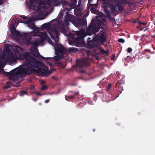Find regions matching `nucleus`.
Masks as SVG:
<instances>
[{
    "label": "nucleus",
    "instance_id": "nucleus-1",
    "mask_svg": "<svg viewBox=\"0 0 155 155\" xmlns=\"http://www.w3.org/2000/svg\"><path fill=\"white\" fill-rule=\"evenodd\" d=\"M23 56L25 59V65L26 67L21 68L18 70L14 69L9 72H7L6 75L9 77L17 74H31L33 73L41 75L43 77L47 76L52 73L51 71L48 70V67L45 68H40L41 62L30 56L27 53H25Z\"/></svg>",
    "mask_w": 155,
    "mask_h": 155
},
{
    "label": "nucleus",
    "instance_id": "nucleus-2",
    "mask_svg": "<svg viewBox=\"0 0 155 155\" xmlns=\"http://www.w3.org/2000/svg\"><path fill=\"white\" fill-rule=\"evenodd\" d=\"M54 3L55 6L60 5L61 0H47L39 1L38 0H30L27 3V5L30 9H33L38 12V15L42 16L47 10L51 6V3Z\"/></svg>",
    "mask_w": 155,
    "mask_h": 155
},
{
    "label": "nucleus",
    "instance_id": "nucleus-3",
    "mask_svg": "<svg viewBox=\"0 0 155 155\" xmlns=\"http://www.w3.org/2000/svg\"><path fill=\"white\" fill-rule=\"evenodd\" d=\"M86 35L85 31L82 30L75 31L74 34L69 33L68 36L71 38V40H69V44L72 45H83L85 43L84 38Z\"/></svg>",
    "mask_w": 155,
    "mask_h": 155
},
{
    "label": "nucleus",
    "instance_id": "nucleus-4",
    "mask_svg": "<svg viewBox=\"0 0 155 155\" xmlns=\"http://www.w3.org/2000/svg\"><path fill=\"white\" fill-rule=\"evenodd\" d=\"M107 36V34L104 32H102L98 35H95L92 41H88L87 46L91 48L97 46L98 44L100 43L106 42Z\"/></svg>",
    "mask_w": 155,
    "mask_h": 155
},
{
    "label": "nucleus",
    "instance_id": "nucleus-5",
    "mask_svg": "<svg viewBox=\"0 0 155 155\" xmlns=\"http://www.w3.org/2000/svg\"><path fill=\"white\" fill-rule=\"evenodd\" d=\"M39 35L38 36L39 38H36L33 41H31V36H30L29 39H28L26 42L28 45H31V46H33L34 47H37L40 44L43 43L45 40L50 38L47 35L46 31L41 32L38 33Z\"/></svg>",
    "mask_w": 155,
    "mask_h": 155
},
{
    "label": "nucleus",
    "instance_id": "nucleus-6",
    "mask_svg": "<svg viewBox=\"0 0 155 155\" xmlns=\"http://www.w3.org/2000/svg\"><path fill=\"white\" fill-rule=\"evenodd\" d=\"M55 51L56 54H59L62 56L67 52H76L78 51L77 48H70L66 49L60 44H53Z\"/></svg>",
    "mask_w": 155,
    "mask_h": 155
},
{
    "label": "nucleus",
    "instance_id": "nucleus-7",
    "mask_svg": "<svg viewBox=\"0 0 155 155\" xmlns=\"http://www.w3.org/2000/svg\"><path fill=\"white\" fill-rule=\"evenodd\" d=\"M87 55L85 58L81 60L78 61L76 60L77 63V66L79 68H82L90 64V61L92 60V54L91 51L87 50L86 51Z\"/></svg>",
    "mask_w": 155,
    "mask_h": 155
},
{
    "label": "nucleus",
    "instance_id": "nucleus-8",
    "mask_svg": "<svg viewBox=\"0 0 155 155\" xmlns=\"http://www.w3.org/2000/svg\"><path fill=\"white\" fill-rule=\"evenodd\" d=\"M30 50L31 51V52L29 53H27L29 54L30 56L36 59L38 61V60L36 58L31 55L30 54L32 55L35 57H37V58H38L39 57L41 59L45 60H47L48 59L52 58H45L40 55L39 53L37 48L34 47L33 46H31V47L30 49ZM25 53H27L26 52H25ZM38 61H39L38 60Z\"/></svg>",
    "mask_w": 155,
    "mask_h": 155
},
{
    "label": "nucleus",
    "instance_id": "nucleus-9",
    "mask_svg": "<svg viewBox=\"0 0 155 155\" xmlns=\"http://www.w3.org/2000/svg\"><path fill=\"white\" fill-rule=\"evenodd\" d=\"M99 31V29L97 28L94 23L91 22L89 25L88 28L87 29L86 32L85 31L86 35L85 36L87 35H91L94 34H95L98 32Z\"/></svg>",
    "mask_w": 155,
    "mask_h": 155
},
{
    "label": "nucleus",
    "instance_id": "nucleus-10",
    "mask_svg": "<svg viewBox=\"0 0 155 155\" xmlns=\"http://www.w3.org/2000/svg\"><path fill=\"white\" fill-rule=\"evenodd\" d=\"M56 26H52L50 23H45L43 24L42 25V27L43 28L46 29L49 35H50L52 39L54 40V37L52 35V33L51 31L53 29V28Z\"/></svg>",
    "mask_w": 155,
    "mask_h": 155
},
{
    "label": "nucleus",
    "instance_id": "nucleus-11",
    "mask_svg": "<svg viewBox=\"0 0 155 155\" xmlns=\"http://www.w3.org/2000/svg\"><path fill=\"white\" fill-rule=\"evenodd\" d=\"M51 32L52 33V35L54 36V40H52L54 41L55 44H58V36L59 33V30L56 28V26L53 28V29L51 31Z\"/></svg>",
    "mask_w": 155,
    "mask_h": 155
},
{
    "label": "nucleus",
    "instance_id": "nucleus-12",
    "mask_svg": "<svg viewBox=\"0 0 155 155\" xmlns=\"http://www.w3.org/2000/svg\"><path fill=\"white\" fill-rule=\"evenodd\" d=\"M64 20V24L67 26H68L69 21L74 22V20L73 15L69 14L68 12H66V15Z\"/></svg>",
    "mask_w": 155,
    "mask_h": 155
},
{
    "label": "nucleus",
    "instance_id": "nucleus-13",
    "mask_svg": "<svg viewBox=\"0 0 155 155\" xmlns=\"http://www.w3.org/2000/svg\"><path fill=\"white\" fill-rule=\"evenodd\" d=\"M74 23L76 27H80L86 25V21L83 18L77 20H74Z\"/></svg>",
    "mask_w": 155,
    "mask_h": 155
},
{
    "label": "nucleus",
    "instance_id": "nucleus-14",
    "mask_svg": "<svg viewBox=\"0 0 155 155\" xmlns=\"http://www.w3.org/2000/svg\"><path fill=\"white\" fill-rule=\"evenodd\" d=\"M5 59L7 61L11 63H14L17 60V59L15 57L14 54L12 53L8 54Z\"/></svg>",
    "mask_w": 155,
    "mask_h": 155
},
{
    "label": "nucleus",
    "instance_id": "nucleus-15",
    "mask_svg": "<svg viewBox=\"0 0 155 155\" xmlns=\"http://www.w3.org/2000/svg\"><path fill=\"white\" fill-rule=\"evenodd\" d=\"M18 22L20 23H24L28 25V26L31 28H32L35 25L34 21L31 19L26 20L25 21L23 22L21 20H18Z\"/></svg>",
    "mask_w": 155,
    "mask_h": 155
},
{
    "label": "nucleus",
    "instance_id": "nucleus-16",
    "mask_svg": "<svg viewBox=\"0 0 155 155\" xmlns=\"http://www.w3.org/2000/svg\"><path fill=\"white\" fill-rule=\"evenodd\" d=\"M14 30L11 31V33L13 38H15L16 37H22L21 34L19 31H17L14 28Z\"/></svg>",
    "mask_w": 155,
    "mask_h": 155
},
{
    "label": "nucleus",
    "instance_id": "nucleus-17",
    "mask_svg": "<svg viewBox=\"0 0 155 155\" xmlns=\"http://www.w3.org/2000/svg\"><path fill=\"white\" fill-rule=\"evenodd\" d=\"M94 24L96 25L97 28H98V29H99V30L101 27L103 25L104 22L101 20L98 19L97 20L95 23H94Z\"/></svg>",
    "mask_w": 155,
    "mask_h": 155
},
{
    "label": "nucleus",
    "instance_id": "nucleus-18",
    "mask_svg": "<svg viewBox=\"0 0 155 155\" xmlns=\"http://www.w3.org/2000/svg\"><path fill=\"white\" fill-rule=\"evenodd\" d=\"M91 5H92L93 7L91 8V12L93 13H95L97 8L98 4H92Z\"/></svg>",
    "mask_w": 155,
    "mask_h": 155
},
{
    "label": "nucleus",
    "instance_id": "nucleus-19",
    "mask_svg": "<svg viewBox=\"0 0 155 155\" xmlns=\"http://www.w3.org/2000/svg\"><path fill=\"white\" fill-rule=\"evenodd\" d=\"M62 58H63V56L59 54H58L56 56L53 58V59L55 61H57L61 60Z\"/></svg>",
    "mask_w": 155,
    "mask_h": 155
},
{
    "label": "nucleus",
    "instance_id": "nucleus-20",
    "mask_svg": "<svg viewBox=\"0 0 155 155\" xmlns=\"http://www.w3.org/2000/svg\"><path fill=\"white\" fill-rule=\"evenodd\" d=\"M115 4L116 6L118 7V9L119 11L120 12L123 11L124 9V7L122 5L120 4L119 2H115Z\"/></svg>",
    "mask_w": 155,
    "mask_h": 155
},
{
    "label": "nucleus",
    "instance_id": "nucleus-21",
    "mask_svg": "<svg viewBox=\"0 0 155 155\" xmlns=\"http://www.w3.org/2000/svg\"><path fill=\"white\" fill-rule=\"evenodd\" d=\"M34 31H36V33L33 36H38V35H39V33L41 32H39V28L36 27L35 25L32 28Z\"/></svg>",
    "mask_w": 155,
    "mask_h": 155
},
{
    "label": "nucleus",
    "instance_id": "nucleus-22",
    "mask_svg": "<svg viewBox=\"0 0 155 155\" xmlns=\"http://www.w3.org/2000/svg\"><path fill=\"white\" fill-rule=\"evenodd\" d=\"M110 10L112 13H114L117 9V6L115 5H112L110 4Z\"/></svg>",
    "mask_w": 155,
    "mask_h": 155
},
{
    "label": "nucleus",
    "instance_id": "nucleus-23",
    "mask_svg": "<svg viewBox=\"0 0 155 155\" xmlns=\"http://www.w3.org/2000/svg\"><path fill=\"white\" fill-rule=\"evenodd\" d=\"M18 74L14 75L13 77H11L10 78V80H12L13 81H18L19 80V77L18 76Z\"/></svg>",
    "mask_w": 155,
    "mask_h": 155
},
{
    "label": "nucleus",
    "instance_id": "nucleus-24",
    "mask_svg": "<svg viewBox=\"0 0 155 155\" xmlns=\"http://www.w3.org/2000/svg\"><path fill=\"white\" fill-rule=\"evenodd\" d=\"M22 37L25 39L26 40V41L28 38V34L23 33L22 34H21Z\"/></svg>",
    "mask_w": 155,
    "mask_h": 155
},
{
    "label": "nucleus",
    "instance_id": "nucleus-25",
    "mask_svg": "<svg viewBox=\"0 0 155 155\" xmlns=\"http://www.w3.org/2000/svg\"><path fill=\"white\" fill-rule=\"evenodd\" d=\"M64 63L63 62H60L59 63V65L62 68H64L65 67V65Z\"/></svg>",
    "mask_w": 155,
    "mask_h": 155
},
{
    "label": "nucleus",
    "instance_id": "nucleus-26",
    "mask_svg": "<svg viewBox=\"0 0 155 155\" xmlns=\"http://www.w3.org/2000/svg\"><path fill=\"white\" fill-rule=\"evenodd\" d=\"M73 93V95H71V96H69L68 97H74L75 96H79V94L78 92H72Z\"/></svg>",
    "mask_w": 155,
    "mask_h": 155
},
{
    "label": "nucleus",
    "instance_id": "nucleus-27",
    "mask_svg": "<svg viewBox=\"0 0 155 155\" xmlns=\"http://www.w3.org/2000/svg\"><path fill=\"white\" fill-rule=\"evenodd\" d=\"M60 31L62 33H65L66 32V29L64 27L61 28L59 29Z\"/></svg>",
    "mask_w": 155,
    "mask_h": 155
},
{
    "label": "nucleus",
    "instance_id": "nucleus-28",
    "mask_svg": "<svg viewBox=\"0 0 155 155\" xmlns=\"http://www.w3.org/2000/svg\"><path fill=\"white\" fill-rule=\"evenodd\" d=\"M102 100L103 102H108L110 101V100H107V97H102Z\"/></svg>",
    "mask_w": 155,
    "mask_h": 155
},
{
    "label": "nucleus",
    "instance_id": "nucleus-29",
    "mask_svg": "<svg viewBox=\"0 0 155 155\" xmlns=\"http://www.w3.org/2000/svg\"><path fill=\"white\" fill-rule=\"evenodd\" d=\"M60 3H62L63 5H65L68 4V2L67 1L61 0Z\"/></svg>",
    "mask_w": 155,
    "mask_h": 155
},
{
    "label": "nucleus",
    "instance_id": "nucleus-30",
    "mask_svg": "<svg viewBox=\"0 0 155 155\" xmlns=\"http://www.w3.org/2000/svg\"><path fill=\"white\" fill-rule=\"evenodd\" d=\"M118 41L120 42L123 43H124V42L125 40L123 39L120 38L118 40Z\"/></svg>",
    "mask_w": 155,
    "mask_h": 155
},
{
    "label": "nucleus",
    "instance_id": "nucleus-31",
    "mask_svg": "<svg viewBox=\"0 0 155 155\" xmlns=\"http://www.w3.org/2000/svg\"><path fill=\"white\" fill-rule=\"evenodd\" d=\"M20 92L21 93V94H20V95L21 96H22L23 94H27L26 91H21Z\"/></svg>",
    "mask_w": 155,
    "mask_h": 155
},
{
    "label": "nucleus",
    "instance_id": "nucleus-32",
    "mask_svg": "<svg viewBox=\"0 0 155 155\" xmlns=\"http://www.w3.org/2000/svg\"><path fill=\"white\" fill-rule=\"evenodd\" d=\"M74 97H65V100L68 101H71L72 100V99Z\"/></svg>",
    "mask_w": 155,
    "mask_h": 155
},
{
    "label": "nucleus",
    "instance_id": "nucleus-33",
    "mask_svg": "<svg viewBox=\"0 0 155 155\" xmlns=\"http://www.w3.org/2000/svg\"><path fill=\"white\" fill-rule=\"evenodd\" d=\"M47 87L46 85H43L42 87L41 88V89L42 90H45L46 89Z\"/></svg>",
    "mask_w": 155,
    "mask_h": 155
},
{
    "label": "nucleus",
    "instance_id": "nucleus-34",
    "mask_svg": "<svg viewBox=\"0 0 155 155\" xmlns=\"http://www.w3.org/2000/svg\"><path fill=\"white\" fill-rule=\"evenodd\" d=\"M101 53L102 54H104V53L105 51L103 49H101L100 50Z\"/></svg>",
    "mask_w": 155,
    "mask_h": 155
},
{
    "label": "nucleus",
    "instance_id": "nucleus-35",
    "mask_svg": "<svg viewBox=\"0 0 155 155\" xmlns=\"http://www.w3.org/2000/svg\"><path fill=\"white\" fill-rule=\"evenodd\" d=\"M139 24L140 26L142 24L146 25L147 24V23L145 22H139Z\"/></svg>",
    "mask_w": 155,
    "mask_h": 155
},
{
    "label": "nucleus",
    "instance_id": "nucleus-36",
    "mask_svg": "<svg viewBox=\"0 0 155 155\" xmlns=\"http://www.w3.org/2000/svg\"><path fill=\"white\" fill-rule=\"evenodd\" d=\"M112 85L111 84H109L108 86L107 87V89L109 90L111 87Z\"/></svg>",
    "mask_w": 155,
    "mask_h": 155
},
{
    "label": "nucleus",
    "instance_id": "nucleus-37",
    "mask_svg": "<svg viewBox=\"0 0 155 155\" xmlns=\"http://www.w3.org/2000/svg\"><path fill=\"white\" fill-rule=\"evenodd\" d=\"M109 52V51L108 49H107V51H105L104 54H106V56H108V55Z\"/></svg>",
    "mask_w": 155,
    "mask_h": 155
},
{
    "label": "nucleus",
    "instance_id": "nucleus-38",
    "mask_svg": "<svg viewBox=\"0 0 155 155\" xmlns=\"http://www.w3.org/2000/svg\"><path fill=\"white\" fill-rule=\"evenodd\" d=\"M132 51V49L130 48H128L127 49V51L128 52H130Z\"/></svg>",
    "mask_w": 155,
    "mask_h": 155
},
{
    "label": "nucleus",
    "instance_id": "nucleus-39",
    "mask_svg": "<svg viewBox=\"0 0 155 155\" xmlns=\"http://www.w3.org/2000/svg\"><path fill=\"white\" fill-rule=\"evenodd\" d=\"M35 94H36L38 96H41V94L39 92H36L35 93Z\"/></svg>",
    "mask_w": 155,
    "mask_h": 155
},
{
    "label": "nucleus",
    "instance_id": "nucleus-40",
    "mask_svg": "<svg viewBox=\"0 0 155 155\" xmlns=\"http://www.w3.org/2000/svg\"><path fill=\"white\" fill-rule=\"evenodd\" d=\"M0 67L2 68L3 67V64L2 62H0Z\"/></svg>",
    "mask_w": 155,
    "mask_h": 155
},
{
    "label": "nucleus",
    "instance_id": "nucleus-41",
    "mask_svg": "<svg viewBox=\"0 0 155 155\" xmlns=\"http://www.w3.org/2000/svg\"><path fill=\"white\" fill-rule=\"evenodd\" d=\"M21 17L23 18L24 19H27V18L26 16L21 15L20 16Z\"/></svg>",
    "mask_w": 155,
    "mask_h": 155
},
{
    "label": "nucleus",
    "instance_id": "nucleus-42",
    "mask_svg": "<svg viewBox=\"0 0 155 155\" xmlns=\"http://www.w3.org/2000/svg\"><path fill=\"white\" fill-rule=\"evenodd\" d=\"M121 90L122 91L123 90L122 88V87L120 86V87L119 86V90L120 92V94L121 93V92H120V90Z\"/></svg>",
    "mask_w": 155,
    "mask_h": 155
},
{
    "label": "nucleus",
    "instance_id": "nucleus-43",
    "mask_svg": "<svg viewBox=\"0 0 155 155\" xmlns=\"http://www.w3.org/2000/svg\"><path fill=\"white\" fill-rule=\"evenodd\" d=\"M115 57V55L114 54H113V57L111 58V60H113L114 58Z\"/></svg>",
    "mask_w": 155,
    "mask_h": 155
},
{
    "label": "nucleus",
    "instance_id": "nucleus-44",
    "mask_svg": "<svg viewBox=\"0 0 155 155\" xmlns=\"http://www.w3.org/2000/svg\"><path fill=\"white\" fill-rule=\"evenodd\" d=\"M49 99H47L45 101V103H48V102H49Z\"/></svg>",
    "mask_w": 155,
    "mask_h": 155
},
{
    "label": "nucleus",
    "instance_id": "nucleus-45",
    "mask_svg": "<svg viewBox=\"0 0 155 155\" xmlns=\"http://www.w3.org/2000/svg\"><path fill=\"white\" fill-rule=\"evenodd\" d=\"M32 100L34 101H36L37 100V99L36 98H35V97H33L32 98Z\"/></svg>",
    "mask_w": 155,
    "mask_h": 155
},
{
    "label": "nucleus",
    "instance_id": "nucleus-46",
    "mask_svg": "<svg viewBox=\"0 0 155 155\" xmlns=\"http://www.w3.org/2000/svg\"><path fill=\"white\" fill-rule=\"evenodd\" d=\"M3 4V1L2 0H0V5H2Z\"/></svg>",
    "mask_w": 155,
    "mask_h": 155
},
{
    "label": "nucleus",
    "instance_id": "nucleus-47",
    "mask_svg": "<svg viewBox=\"0 0 155 155\" xmlns=\"http://www.w3.org/2000/svg\"><path fill=\"white\" fill-rule=\"evenodd\" d=\"M80 72L82 73H84V71L81 70L80 71Z\"/></svg>",
    "mask_w": 155,
    "mask_h": 155
},
{
    "label": "nucleus",
    "instance_id": "nucleus-48",
    "mask_svg": "<svg viewBox=\"0 0 155 155\" xmlns=\"http://www.w3.org/2000/svg\"><path fill=\"white\" fill-rule=\"evenodd\" d=\"M105 12H106V13H107V12H109V11H107V10H105Z\"/></svg>",
    "mask_w": 155,
    "mask_h": 155
},
{
    "label": "nucleus",
    "instance_id": "nucleus-49",
    "mask_svg": "<svg viewBox=\"0 0 155 155\" xmlns=\"http://www.w3.org/2000/svg\"><path fill=\"white\" fill-rule=\"evenodd\" d=\"M145 50L148 52H150V50H148L147 49H145Z\"/></svg>",
    "mask_w": 155,
    "mask_h": 155
},
{
    "label": "nucleus",
    "instance_id": "nucleus-50",
    "mask_svg": "<svg viewBox=\"0 0 155 155\" xmlns=\"http://www.w3.org/2000/svg\"><path fill=\"white\" fill-rule=\"evenodd\" d=\"M92 0H88V2H90Z\"/></svg>",
    "mask_w": 155,
    "mask_h": 155
},
{
    "label": "nucleus",
    "instance_id": "nucleus-51",
    "mask_svg": "<svg viewBox=\"0 0 155 155\" xmlns=\"http://www.w3.org/2000/svg\"><path fill=\"white\" fill-rule=\"evenodd\" d=\"M140 29L141 30H143V29H142V28H141Z\"/></svg>",
    "mask_w": 155,
    "mask_h": 155
},
{
    "label": "nucleus",
    "instance_id": "nucleus-52",
    "mask_svg": "<svg viewBox=\"0 0 155 155\" xmlns=\"http://www.w3.org/2000/svg\"><path fill=\"white\" fill-rule=\"evenodd\" d=\"M96 95H97V94H95L94 97H96Z\"/></svg>",
    "mask_w": 155,
    "mask_h": 155
},
{
    "label": "nucleus",
    "instance_id": "nucleus-53",
    "mask_svg": "<svg viewBox=\"0 0 155 155\" xmlns=\"http://www.w3.org/2000/svg\"><path fill=\"white\" fill-rule=\"evenodd\" d=\"M2 68L0 67V71L1 70Z\"/></svg>",
    "mask_w": 155,
    "mask_h": 155
},
{
    "label": "nucleus",
    "instance_id": "nucleus-54",
    "mask_svg": "<svg viewBox=\"0 0 155 155\" xmlns=\"http://www.w3.org/2000/svg\"><path fill=\"white\" fill-rule=\"evenodd\" d=\"M129 57V56H127V58H128Z\"/></svg>",
    "mask_w": 155,
    "mask_h": 155
},
{
    "label": "nucleus",
    "instance_id": "nucleus-55",
    "mask_svg": "<svg viewBox=\"0 0 155 155\" xmlns=\"http://www.w3.org/2000/svg\"><path fill=\"white\" fill-rule=\"evenodd\" d=\"M119 97V95H118V96H117V97Z\"/></svg>",
    "mask_w": 155,
    "mask_h": 155
},
{
    "label": "nucleus",
    "instance_id": "nucleus-56",
    "mask_svg": "<svg viewBox=\"0 0 155 155\" xmlns=\"http://www.w3.org/2000/svg\"><path fill=\"white\" fill-rule=\"evenodd\" d=\"M18 48H20V47H19V46H18Z\"/></svg>",
    "mask_w": 155,
    "mask_h": 155
},
{
    "label": "nucleus",
    "instance_id": "nucleus-57",
    "mask_svg": "<svg viewBox=\"0 0 155 155\" xmlns=\"http://www.w3.org/2000/svg\"><path fill=\"white\" fill-rule=\"evenodd\" d=\"M154 37H155V34L154 35Z\"/></svg>",
    "mask_w": 155,
    "mask_h": 155
},
{
    "label": "nucleus",
    "instance_id": "nucleus-58",
    "mask_svg": "<svg viewBox=\"0 0 155 155\" xmlns=\"http://www.w3.org/2000/svg\"><path fill=\"white\" fill-rule=\"evenodd\" d=\"M81 98H82V99H84V98H83L82 97H81Z\"/></svg>",
    "mask_w": 155,
    "mask_h": 155
},
{
    "label": "nucleus",
    "instance_id": "nucleus-59",
    "mask_svg": "<svg viewBox=\"0 0 155 155\" xmlns=\"http://www.w3.org/2000/svg\"><path fill=\"white\" fill-rule=\"evenodd\" d=\"M93 131H95V130H94Z\"/></svg>",
    "mask_w": 155,
    "mask_h": 155
}]
</instances>
